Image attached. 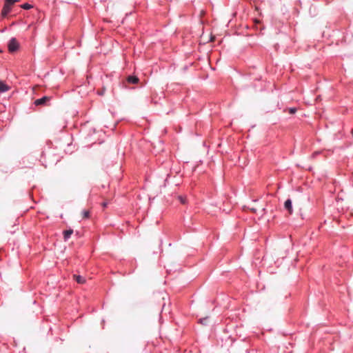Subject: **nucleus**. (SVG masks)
Wrapping results in <instances>:
<instances>
[{"instance_id":"nucleus-15","label":"nucleus","mask_w":353,"mask_h":353,"mask_svg":"<svg viewBox=\"0 0 353 353\" xmlns=\"http://www.w3.org/2000/svg\"><path fill=\"white\" fill-rule=\"evenodd\" d=\"M102 206H103V208L106 207V206H107V203H106V202L103 203H102Z\"/></svg>"},{"instance_id":"nucleus-9","label":"nucleus","mask_w":353,"mask_h":353,"mask_svg":"<svg viewBox=\"0 0 353 353\" xmlns=\"http://www.w3.org/2000/svg\"><path fill=\"white\" fill-rule=\"evenodd\" d=\"M82 218L83 219H89L90 218V211L89 210H83L82 212Z\"/></svg>"},{"instance_id":"nucleus-1","label":"nucleus","mask_w":353,"mask_h":353,"mask_svg":"<svg viewBox=\"0 0 353 353\" xmlns=\"http://www.w3.org/2000/svg\"><path fill=\"white\" fill-rule=\"evenodd\" d=\"M17 1L18 0H5V3L1 13V17H6L7 14L11 11L12 5Z\"/></svg>"},{"instance_id":"nucleus-7","label":"nucleus","mask_w":353,"mask_h":353,"mask_svg":"<svg viewBox=\"0 0 353 353\" xmlns=\"http://www.w3.org/2000/svg\"><path fill=\"white\" fill-rule=\"evenodd\" d=\"M10 90V87L4 83L3 81H0V92H5Z\"/></svg>"},{"instance_id":"nucleus-10","label":"nucleus","mask_w":353,"mask_h":353,"mask_svg":"<svg viewBox=\"0 0 353 353\" xmlns=\"http://www.w3.org/2000/svg\"><path fill=\"white\" fill-rule=\"evenodd\" d=\"M21 7L23 8V9H25V10H29L31 8H32V6L29 4V3H24L23 5L21 6Z\"/></svg>"},{"instance_id":"nucleus-12","label":"nucleus","mask_w":353,"mask_h":353,"mask_svg":"<svg viewBox=\"0 0 353 353\" xmlns=\"http://www.w3.org/2000/svg\"><path fill=\"white\" fill-rule=\"evenodd\" d=\"M179 199L181 203L185 204V199L182 197L181 196H179Z\"/></svg>"},{"instance_id":"nucleus-14","label":"nucleus","mask_w":353,"mask_h":353,"mask_svg":"<svg viewBox=\"0 0 353 353\" xmlns=\"http://www.w3.org/2000/svg\"><path fill=\"white\" fill-rule=\"evenodd\" d=\"M97 93L99 94V95H103V93H104V90H102L101 91H98Z\"/></svg>"},{"instance_id":"nucleus-8","label":"nucleus","mask_w":353,"mask_h":353,"mask_svg":"<svg viewBox=\"0 0 353 353\" xmlns=\"http://www.w3.org/2000/svg\"><path fill=\"white\" fill-rule=\"evenodd\" d=\"M72 233H73V230L70 229V230H65L63 232L64 240L66 241L68 239H69Z\"/></svg>"},{"instance_id":"nucleus-13","label":"nucleus","mask_w":353,"mask_h":353,"mask_svg":"<svg viewBox=\"0 0 353 353\" xmlns=\"http://www.w3.org/2000/svg\"><path fill=\"white\" fill-rule=\"evenodd\" d=\"M199 321H200V323H201V324L205 325V324L206 323L207 321H208V319H207V318L201 319H200Z\"/></svg>"},{"instance_id":"nucleus-4","label":"nucleus","mask_w":353,"mask_h":353,"mask_svg":"<svg viewBox=\"0 0 353 353\" xmlns=\"http://www.w3.org/2000/svg\"><path fill=\"white\" fill-rule=\"evenodd\" d=\"M284 207L289 212L290 214L292 213V201L290 199H287L285 201Z\"/></svg>"},{"instance_id":"nucleus-2","label":"nucleus","mask_w":353,"mask_h":353,"mask_svg":"<svg viewBox=\"0 0 353 353\" xmlns=\"http://www.w3.org/2000/svg\"><path fill=\"white\" fill-rule=\"evenodd\" d=\"M8 47L9 52H15L19 48V43L15 38H12L10 40Z\"/></svg>"},{"instance_id":"nucleus-6","label":"nucleus","mask_w":353,"mask_h":353,"mask_svg":"<svg viewBox=\"0 0 353 353\" xmlns=\"http://www.w3.org/2000/svg\"><path fill=\"white\" fill-rule=\"evenodd\" d=\"M127 81L130 83L136 84V83H137L139 82V79L136 76H129L127 78Z\"/></svg>"},{"instance_id":"nucleus-11","label":"nucleus","mask_w":353,"mask_h":353,"mask_svg":"<svg viewBox=\"0 0 353 353\" xmlns=\"http://www.w3.org/2000/svg\"><path fill=\"white\" fill-rule=\"evenodd\" d=\"M297 111V109L296 108H290L288 109V112L290 114H295Z\"/></svg>"},{"instance_id":"nucleus-3","label":"nucleus","mask_w":353,"mask_h":353,"mask_svg":"<svg viewBox=\"0 0 353 353\" xmlns=\"http://www.w3.org/2000/svg\"><path fill=\"white\" fill-rule=\"evenodd\" d=\"M50 100V97H43L41 99H37L35 101H34V104L36 105H43L45 104L47 101H48Z\"/></svg>"},{"instance_id":"nucleus-5","label":"nucleus","mask_w":353,"mask_h":353,"mask_svg":"<svg viewBox=\"0 0 353 353\" xmlns=\"http://www.w3.org/2000/svg\"><path fill=\"white\" fill-rule=\"evenodd\" d=\"M73 279L79 284H83L85 282V279L80 275L74 274Z\"/></svg>"},{"instance_id":"nucleus-16","label":"nucleus","mask_w":353,"mask_h":353,"mask_svg":"<svg viewBox=\"0 0 353 353\" xmlns=\"http://www.w3.org/2000/svg\"><path fill=\"white\" fill-rule=\"evenodd\" d=\"M351 133H352V134L353 136V129L352 130Z\"/></svg>"}]
</instances>
